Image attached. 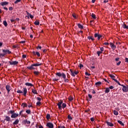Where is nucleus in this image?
<instances>
[{"instance_id": "f257e3e1", "label": "nucleus", "mask_w": 128, "mask_h": 128, "mask_svg": "<svg viewBox=\"0 0 128 128\" xmlns=\"http://www.w3.org/2000/svg\"><path fill=\"white\" fill-rule=\"evenodd\" d=\"M56 76H58L59 78H62L64 80V82H70V80L68 78H66V75L64 74V72H58L56 73Z\"/></svg>"}, {"instance_id": "f03ea898", "label": "nucleus", "mask_w": 128, "mask_h": 128, "mask_svg": "<svg viewBox=\"0 0 128 128\" xmlns=\"http://www.w3.org/2000/svg\"><path fill=\"white\" fill-rule=\"evenodd\" d=\"M70 72H71V76H73L74 78L76 76V75L78 74V72L74 71L72 69H70Z\"/></svg>"}, {"instance_id": "7ed1b4c3", "label": "nucleus", "mask_w": 128, "mask_h": 128, "mask_svg": "<svg viewBox=\"0 0 128 128\" xmlns=\"http://www.w3.org/2000/svg\"><path fill=\"white\" fill-rule=\"evenodd\" d=\"M94 38H98V40H100V38H102V35L98 33H96L94 34Z\"/></svg>"}, {"instance_id": "20e7f679", "label": "nucleus", "mask_w": 128, "mask_h": 128, "mask_svg": "<svg viewBox=\"0 0 128 128\" xmlns=\"http://www.w3.org/2000/svg\"><path fill=\"white\" fill-rule=\"evenodd\" d=\"M121 86H122V90L124 92H128V90L126 85V86H124V85L122 84L121 85Z\"/></svg>"}, {"instance_id": "39448f33", "label": "nucleus", "mask_w": 128, "mask_h": 128, "mask_svg": "<svg viewBox=\"0 0 128 128\" xmlns=\"http://www.w3.org/2000/svg\"><path fill=\"white\" fill-rule=\"evenodd\" d=\"M14 111H12V110H10V114H11L12 115L11 116V118H16V114H14Z\"/></svg>"}, {"instance_id": "423d86ee", "label": "nucleus", "mask_w": 128, "mask_h": 128, "mask_svg": "<svg viewBox=\"0 0 128 128\" xmlns=\"http://www.w3.org/2000/svg\"><path fill=\"white\" fill-rule=\"evenodd\" d=\"M62 100H60L57 104V106H58V108L59 110H62Z\"/></svg>"}, {"instance_id": "0eeeda50", "label": "nucleus", "mask_w": 128, "mask_h": 128, "mask_svg": "<svg viewBox=\"0 0 128 128\" xmlns=\"http://www.w3.org/2000/svg\"><path fill=\"white\" fill-rule=\"evenodd\" d=\"M2 52H4L5 54H12V52L8 50H3Z\"/></svg>"}, {"instance_id": "6e6552de", "label": "nucleus", "mask_w": 128, "mask_h": 128, "mask_svg": "<svg viewBox=\"0 0 128 128\" xmlns=\"http://www.w3.org/2000/svg\"><path fill=\"white\" fill-rule=\"evenodd\" d=\"M47 126L49 128H54V124L52 122H48L47 123Z\"/></svg>"}, {"instance_id": "1a4fd4ad", "label": "nucleus", "mask_w": 128, "mask_h": 128, "mask_svg": "<svg viewBox=\"0 0 128 128\" xmlns=\"http://www.w3.org/2000/svg\"><path fill=\"white\" fill-rule=\"evenodd\" d=\"M32 54L34 56H36H36H38V57L40 56V52H36L33 51Z\"/></svg>"}, {"instance_id": "9d476101", "label": "nucleus", "mask_w": 128, "mask_h": 128, "mask_svg": "<svg viewBox=\"0 0 128 128\" xmlns=\"http://www.w3.org/2000/svg\"><path fill=\"white\" fill-rule=\"evenodd\" d=\"M4 120H6V122H10V118L8 116H6L4 120Z\"/></svg>"}, {"instance_id": "9b49d317", "label": "nucleus", "mask_w": 128, "mask_h": 128, "mask_svg": "<svg viewBox=\"0 0 128 128\" xmlns=\"http://www.w3.org/2000/svg\"><path fill=\"white\" fill-rule=\"evenodd\" d=\"M34 64H32L30 66H28L27 68H28V70H34Z\"/></svg>"}, {"instance_id": "f8f14e48", "label": "nucleus", "mask_w": 128, "mask_h": 128, "mask_svg": "<svg viewBox=\"0 0 128 128\" xmlns=\"http://www.w3.org/2000/svg\"><path fill=\"white\" fill-rule=\"evenodd\" d=\"M28 92V90H26V88H24V96H26V93Z\"/></svg>"}, {"instance_id": "ddd939ff", "label": "nucleus", "mask_w": 128, "mask_h": 128, "mask_svg": "<svg viewBox=\"0 0 128 128\" xmlns=\"http://www.w3.org/2000/svg\"><path fill=\"white\" fill-rule=\"evenodd\" d=\"M106 124H107L108 126H114V124L112 122H110L107 121Z\"/></svg>"}, {"instance_id": "4468645a", "label": "nucleus", "mask_w": 128, "mask_h": 128, "mask_svg": "<svg viewBox=\"0 0 128 128\" xmlns=\"http://www.w3.org/2000/svg\"><path fill=\"white\" fill-rule=\"evenodd\" d=\"M6 90H8V92H10V86L8 85L6 86Z\"/></svg>"}, {"instance_id": "2eb2a0df", "label": "nucleus", "mask_w": 128, "mask_h": 128, "mask_svg": "<svg viewBox=\"0 0 128 128\" xmlns=\"http://www.w3.org/2000/svg\"><path fill=\"white\" fill-rule=\"evenodd\" d=\"M25 84L27 86H34V84L30 82H26Z\"/></svg>"}, {"instance_id": "dca6fc26", "label": "nucleus", "mask_w": 128, "mask_h": 128, "mask_svg": "<svg viewBox=\"0 0 128 128\" xmlns=\"http://www.w3.org/2000/svg\"><path fill=\"white\" fill-rule=\"evenodd\" d=\"M9 63H10V64H11L12 66V64L16 65V61H13V62H9Z\"/></svg>"}, {"instance_id": "f3484780", "label": "nucleus", "mask_w": 128, "mask_h": 128, "mask_svg": "<svg viewBox=\"0 0 128 128\" xmlns=\"http://www.w3.org/2000/svg\"><path fill=\"white\" fill-rule=\"evenodd\" d=\"M118 124H120L121 126H124V124L122 122L118 120Z\"/></svg>"}, {"instance_id": "a211bd4d", "label": "nucleus", "mask_w": 128, "mask_h": 128, "mask_svg": "<svg viewBox=\"0 0 128 128\" xmlns=\"http://www.w3.org/2000/svg\"><path fill=\"white\" fill-rule=\"evenodd\" d=\"M8 2H2L0 3L1 6H6V4H8Z\"/></svg>"}, {"instance_id": "6ab92c4d", "label": "nucleus", "mask_w": 128, "mask_h": 128, "mask_svg": "<svg viewBox=\"0 0 128 128\" xmlns=\"http://www.w3.org/2000/svg\"><path fill=\"white\" fill-rule=\"evenodd\" d=\"M109 76H110V78H111L112 80H116V78H116V76H114V75H112L110 74H109Z\"/></svg>"}, {"instance_id": "aec40b11", "label": "nucleus", "mask_w": 128, "mask_h": 128, "mask_svg": "<svg viewBox=\"0 0 128 128\" xmlns=\"http://www.w3.org/2000/svg\"><path fill=\"white\" fill-rule=\"evenodd\" d=\"M32 92L34 94H38V91L36 89L32 90Z\"/></svg>"}, {"instance_id": "412c9836", "label": "nucleus", "mask_w": 128, "mask_h": 128, "mask_svg": "<svg viewBox=\"0 0 128 128\" xmlns=\"http://www.w3.org/2000/svg\"><path fill=\"white\" fill-rule=\"evenodd\" d=\"M110 88H106L104 92H105V94H108V92H110Z\"/></svg>"}, {"instance_id": "4be33fe9", "label": "nucleus", "mask_w": 128, "mask_h": 128, "mask_svg": "<svg viewBox=\"0 0 128 128\" xmlns=\"http://www.w3.org/2000/svg\"><path fill=\"white\" fill-rule=\"evenodd\" d=\"M66 108V103H62V108H63L64 110V108Z\"/></svg>"}, {"instance_id": "5701e85b", "label": "nucleus", "mask_w": 128, "mask_h": 128, "mask_svg": "<svg viewBox=\"0 0 128 128\" xmlns=\"http://www.w3.org/2000/svg\"><path fill=\"white\" fill-rule=\"evenodd\" d=\"M78 26L79 28H81L82 30L84 28V26H82V25L80 24H78Z\"/></svg>"}, {"instance_id": "b1692460", "label": "nucleus", "mask_w": 128, "mask_h": 128, "mask_svg": "<svg viewBox=\"0 0 128 128\" xmlns=\"http://www.w3.org/2000/svg\"><path fill=\"white\" fill-rule=\"evenodd\" d=\"M88 40H91L92 42L94 40V38H92V36H88Z\"/></svg>"}, {"instance_id": "393cba45", "label": "nucleus", "mask_w": 128, "mask_h": 128, "mask_svg": "<svg viewBox=\"0 0 128 128\" xmlns=\"http://www.w3.org/2000/svg\"><path fill=\"white\" fill-rule=\"evenodd\" d=\"M34 66H42V64H40V62H38L37 64H33Z\"/></svg>"}, {"instance_id": "a878e982", "label": "nucleus", "mask_w": 128, "mask_h": 128, "mask_svg": "<svg viewBox=\"0 0 128 128\" xmlns=\"http://www.w3.org/2000/svg\"><path fill=\"white\" fill-rule=\"evenodd\" d=\"M114 82H116V84H118L119 86H122V84H120V82L116 80V79H114Z\"/></svg>"}, {"instance_id": "bb28decb", "label": "nucleus", "mask_w": 128, "mask_h": 128, "mask_svg": "<svg viewBox=\"0 0 128 128\" xmlns=\"http://www.w3.org/2000/svg\"><path fill=\"white\" fill-rule=\"evenodd\" d=\"M95 84H96V86H100V84H102V82H96Z\"/></svg>"}, {"instance_id": "cd10ccee", "label": "nucleus", "mask_w": 128, "mask_h": 128, "mask_svg": "<svg viewBox=\"0 0 128 128\" xmlns=\"http://www.w3.org/2000/svg\"><path fill=\"white\" fill-rule=\"evenodd\" d=\"M46 120H50V114H47L46 116Z\"/></svg>"}, {"instance_id": "c85d7f7f", "label": "nucleus", "mask_w": 128, "mask_h": 128, "mask_svg": "<svg viewBox=\"0 0 128 128\" xmlns=\"http://www.w3.org/2000/svg\"><path fill=\"white\" fill-rule=\"evenodd\" d=\"M34 24H36V26H38L40 24V21L38 20H36L34 22Z\"/></svg>"}, {"instance_id": "c756f323", "label": "nucleus", "mask_w": 128, "mask_h": 128, "mask_svg": "<svg viewBox=\"0 0 128 128\" xmlns=\"http://www.w3.org/2000/svg\"><path fill=\"white\" fill-rule=\"evenodd\" d=\"M114 114H115V116H118V112L116 110H114Z\"/></svg>"}, {"instance_id": "7c9ffc66", "label": "nucleus", "mask_w": 128, "mask_h": 128, "mask_svg": "<svg viewBox=\"0 0 128 128\" xmlns=\"http://www.w3.org/2000/svg\"><path fill=\"white\" fill-rule=\"evenodd\" d=\"M111 48H112V50H116V45L113 44Z\"/></svg>"}, {"instance_id": "2f4dec72", "label": "nucleus", "mask_w": 128, "mask_h": 128, "mask_svg": "<svg viewBox=\"0 0 128 128\" xmlns=\"http://www.w3.org/2000/svg\"><path fill=\"white\" fill-rule=\"evenodd\" d=\"M68 118L70 120H72V117L70 116V114H68Z\"/></svg>"}, {"instance_id": "473e14b6", "label": "nucleus", "mask_w": 128, "mask_h": 128, "mask_svg": "<svg viewBox=\"0 0 128 128\" xmlns=\"http://www.w3.org/2000/svg\"><path fill=\"white\" fill-rule=\"evenodd\" d=\"M34 74H36V76H38V74H40V72H38V71H34Z\"/></svg>"}, {"instance_id": "72a5a7b5", "label": "nucleus", "mask_w": 128, "mask_h": 128, "mask_svg": "<svg viewBox=\"0 0 128 128\" xmlns=\"http://www.w3.org/2000/svg\"><path fill=\"white\" fill-rule=\"evenodd\" d=\"M22 106H23V108H26V106H28V104L26 103H22Z\"/></svg>"}, {"instance_id": "f704fd0d", "label": "nucleus", "mask_w": 128, "mask_h": 128, "mask_svg": "<svg viewBox=\"0 0 128 128\" xmlns=\"http://www.w3.org/2000/svg\"><path fill=\"white\" fill-rule=\"evenodd\" d=\"M98 56H100V54H102V52H100V51H98L96 52Z\"/></svg>"}, {"instance_id": "c9c22d12", "label": "nucleus", "mask_w": 128, "mask_h": 128, "mask_svg": "<svg viewBox=\"0 0 128 128\" xmlns=\"http://www.w3.org/2000/svg\"><path fill=\"white\" fill-rule=\"evenodd\" d=\"M3 24L4 26H8V22H6V21H4Z\"/></svg>"}, {"instance_id": "e433bc0d", "label": "nucleus", "mask_w": 128, "mask_h": 128, "mask_svg": "<svg viewBox=\"0 0 128 128\" xmlns=\"http://www.w3.org/2000/svg\"><path fill=\"white\" fill-rule=\"evenodd\" d=\"M36 106H40V104H42V102L40 101L38 102H36Z\"/></svg>"}, {"instance_id": "4c0bfd02", "label": "nucleus", "mask_w": 128, "mask_h": 128, "mask_svg": "<svg viewBox=\"0 0 128 128\" xmlns=\"http://www.w3.org/2000/svg\"><path fill=\"white\" fill-rule=\"evenodd\" d=\"M25 122L28 124H30V121L28 120H25Z\"/></svg>"}, {"instance_id": "58836bf2", "label": "nucleus", "mask_w": 128, "mask_h": 128, "mask_svg": "<svg viewBox=\"0 0 128 128\" xmlns=\"http://www.w3.org/2000/svg\"><path fill=\"white\" fill-rule=\"evenodd\" d=\"M26 114H30V110H26Z\"/></svg>"}, {"instance_id": "ea45409f", "label": "nucleus", "mask_w": 128, "mask_h": 128, "mask_svg": "<svg viewBox=\"0 0 128 128\" xmlns=\"http://www.w3.org/2000/svg\"><path fill=\"white\" fill-rule=\"evenodd\" d=\"M103 44H104V46H108V45L110 44H109L108 42H104V43Z\"/></svg>"}, {"instance_id": "a19ab883", "label": "nucleus", "mask_w": 128, "mask_h": 128, "mask_svg": "<svg viewBox=\"0 0 128 128\" xmlns=\"http://www.w3.org/2000/svg\"><path fill=\"white\" fill-rule=\"evenodd\" d=\"M92 18H96V15L94 14H92Z\"/></svg>"}, {"instance_id": "79ce46f5", "label": "nucleus", "mask_w": 128, "mask_h": 128, "mask_svg": "<svg viewBox=\"0 0 128 128\" xmlns=\"http://www.w3.org/2000/svg\"><path fill=\"white\" fill-rule=\"evenodd\" d=\"M72 16H73V18H76V15L75 14H72Z\"/></svg>"}, {"instance_id": "37998d69", "label": "nucleus", "mask_w": 128, "mask_h": 128, "mask_svg": "<svg viewBox=\"0 0 128 128\" xmlns=\"http://www.w3.org/2000/svg\"><path fill=\"white\" fill-rule=\"evenodd\" d=\"M100 52H102L104 50V48L103 47H102V48H100Z\"/></svg>"}, {"instance_id": "c03bdc74", "label": "nucleus", "mask_w": 128, "mask_h": 128, "mask_svg": "<svg viewBox=\"0 0 128 128\" xmlns=\"http://www.w3.org/2000/svg\"><path fill=\"white\" fill-rule=\"evenodd\" d=\"M85 74H86V76H90V74L88 72H86Z\"/></svg>"}, {"instance_id": "a18cd8bd", "label": "nucleus", "mask_w": 128, "mask_h": 128, "mask_svg": "<svg viewBox=\"0 0 128 128\" xmlns=\"http://www.w3.org/2000/svg\"><path fill=\"white\" fill-rule=\"evenodd\" d=\"M58 79L56 78H53V82H58Z\"/></svg>"}, {"instance_id": "49530a36", "label": "nucleus", "mask_w": 128, "mask_h": 128, "mask_svg": "<svg viewBox=\"0 0 128 128\" xmlns=\"http://www.w3.org/2000/svg\"><path fill=\"white\" fill-rule=\"evenodd\" d=\"M120 64H122V62L119 61L118 62H116V66H120Z\"/></svg>"}, {"instance_id": "de8ad7c7", "label": "nucleus", "mask_w": 128, "mask_h": 128, "mask_svg": "<svg viewBox=\"0 0 128 128\" xmlns=\"http://www.w3.org/2000/svg\"><path fill=\"white\" fill-rule=\"evenodd\" d=\"M17 92H18V94H22V90H18L17 91Z\"/></svg>"}, {"instance_id": "09e8293b", "label": "nucleus", "mask_w": 128, "mask_h": 128, "mask_svg": "<svg viewBox=\"0 0 128 128\" xmlns=\"http://www.w3.org/2000/svg\"><path fill=\"white\" fill-rule=\"evenodd\" d=\"M37 50H38V48L40 50H42V46H38L36 48Z\"/></svg>"}, {"instance_id": "8fccbe9b", "label": "nucleus", "mask_w": 128, "mask_h": 128, "mask_svg": "<svg viewBox=\"0 0 128 128\" xmlns=\"http://www.w3.org/2000/svg\"><path fill=\"white\" fill-rule=\"evenodd\" d=\"M88 96L90 99L92 98V96L90 94H88Z\"/></svg>"}, {"instance_id": "3c124183", "label": "nucleus", "mask_w": 128, "mask_h": 128, "mask_svg": "<svg viewBox=\"0 0 128 128\" xmlns=\"http://www.w3.org/2000/svg\"><path fill=\"white\" fill-rule=\"evenodd\" d=\"M37 100H38V102H40V100H42V98H40V97H38Z\"/></svg>"}, {"instance_id": "603ef678", "label": "nucleus", "mask_w": 128, "mask_h": 128, "mask_svg": "<svg viewBox=\"0 0 128 128\" xmlns=\"http://www.w3.org/2000/svg\"><path fill=\"white\" fill-rule=\"evenodd\" d=\"M80 68H84V65H82V64H80Z\"/></svg>"}, {"instance_id": "864d4df0", "label": "nucleus", "mask_w": 128, "mask_h": 128, "mask_svg": "<svg viewBox=\"0 0 128 128\" xmlns=\"http://www.w3.org/2000/svg\"><path fill=\"white\" fill-rule=\"evenodd\" d=\"M68 100L70 102H72L73 100L72 97H69Z\"/></svg>"}, {"instance_id": "5fc2aeb1", "label": "nucleus", "mask_w": 128, "mask_h": 128, "mask_svg": "<svg viewBox=\"0 0 128 128\" xmlns=\"http://www.w3.org/2000/svg\"><path fill=\"white\" fill-rule=\"evenodd\" d=\"M6 56V54H0V56Z\"/></svg>"}, {"instance_id": "6e6d98bb", "label": "nucleus", "mask_w": 128, "mask_h": 128, "mask_svg": "<svg viewBox=\"0 0 128 128\" xmlns=\"http://www.w3.org/2000/svg\"><path fill=\"white\" fill-rule=\"evenodd\" d=\"M115 60L116 62H118V60H120V58H116Z\"/></svg>"}, {"instance_id": "4d7b16f0", "label": "nucleus", "mask_w": 128, "mask_h": 128, "mask_svg": "<svg viewBox=\"0 0 128 128\" xmlns=\"http://www.w3.org/2000/svg\"><path fill=\"white\" fill-rule=\"evenodd\" d=\"M114 87L113 86H110L108 88L110 89V90H112L114 88Z\"/></svg>"}, {"instance_id": "13d9d810", "label": "nucleus", "mask_w": 128, "mask_h": 128, "mask_svg": "<svg viewBox=\"0 0 128 128\" xmlns=\"http://www.w3.org/2000/svg\"><path fill=\"white\" fill-rule=\"evenodd\" d=\"M10 22H16V20H14V19H11L10 20Z\"/></svg>"}, {"instance_id": "bf43d9fd", "label": "nucleus", "mask_w": 128, "mask_h": 128, "mask_svg": "<svg viewBox=\"0 0 128 128\" xmlns=\"http://www.w3.org/2000/svg\"><path fill=\"white\" fill-rule=\"evenodd\" d=\"M90 120H91V122H94V118H90Z\"/></svg>"}, {"instance_id": "052dcab7", "label": "nucleus", "mask_w": 128, "mask_h": 128, "mask_svg": "<svg viewBox=\"0 0 128 128\" xmlns=\"http://www.w3.org/2000/svg\"><path fill=\"white\" fill-rule=\"evenodd\" d=\"M67 78H70V76L69 74H67Z\"/></svg>"}, {"instance_id": "680f3d73", "label": "nucleus", "mask_w": 128, "mask_h": 128, "mask_svg": "<svg viewBox=\"0 0 128 128\" xmlns=\"http://www.w3.org/2000/svg\"><path fill=\"white\" fill-rule=\"evenodd\" d=\"M125 62H128V58H125Z\"/></svg>"}, {"instance_id": "e2e57ef3", "label": "nucleus", "mask_w": 128, "mask_h": 128, "mask_svg": "<svg viewBox=\"0 0 128 128\" xmlns=\"http://www.w3.org/2000/svg\"><path fill=\"white\" fill-rule=\"evenodd\" d=\"M113 44H112V42H110V48H111L112 46V45H113Z\"/></svg>"}, {"instance_id": "0e129e2a", "label": "nucleus", "mask_w": 128, "mask_h": 128, "mask_svg": "<svg viewBox=\"0 0 128 128\" xmlns=\"http://www.w3.org/2000/svg\"><path fill=\"white\" fill-rule=\"evenodd\" d=\"M26 58V55H22V58Z\"/></svg>"}, {"instance_id": "69168bd1", "label": "nucleus", "mask_w": 128, "mask_h": 128, "mask_svg": "<svg viewBox=\"0 0 128 128\" xmlns=\"http://www.w3.org/2000/svg\"><path fill=\"white\" fill-rule=\"evenodd\" d=\"M104 4H106V2H108V0H104Z\"/></svg>"}, {"instance_id": "338daca9", "label": "nucleus", "mask_w": 128, "mask_h": 128, "mask_svg": "<svg viewBox=\"0 0 128 128\" xmlns=\"http://www.w3.org/2000/svg\"><path fill=\"white\" fill-rule=\"evenodd\" d=\"M90 109H88V110H86L85 112H90Z\"/></svg>"}, {"instance_id": "774afa93", "label": "nucleus", "mask_w": 128, "mask_h": 128, "mask_svg": "<svg viewBox=\"0 0 128 128\" xmlns=\"http://www.w3.org/2000/svg\"><path fill=\"white\" fill-rule=\"evenodd\" d=\"M60 128H66L64 126H59Z\"/></svg>"}]
</instances>
